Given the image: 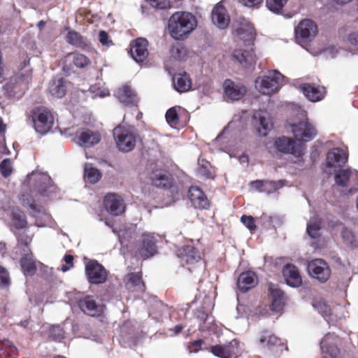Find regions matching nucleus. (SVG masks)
Wrapping results in <instances>:
<instances>
[{
    "mask_svg": "<svg viewBox=\"0 0 358 358\" xmlns=\"http://www.w3.org/2000/svg\"><path fill=\"white\" fill-rule=\"evenodd\" d=\"M223 88L225 96L231 101L239 100L246 93V87L243 85L236 83L231 80H226L224 82Z\"/></svg>",
    "mask_w": 358,
    "mask_h": 358,
    "instance_id": "obj_17",
    "label": "nucleus"
},
{
    "mask_svg": "<svg viewBox=\"0 0 358 358\" xmlns=\"http://www.w3.org/2000/svg\"><path fill=\"white\" fill-rule=\"evenodd\" d=\"M0 171L4 177L9 176L13 171L11 161L8 159H3L0 164Z\"/></svg>",
    "mask_w": 358,
    "mask_h": 358,
    "instance_id": "obj_50",
    "label": "nucleus"
},
{
    "mask_svg": "<svg viewBox=\"0 0 358 358\" xmlns=\"http://www.w3.org/2000/svg\"><path fill=\"white\" fill-rule=\"evenodd\" d=\"M31 210H33L34 212L40 213H41V206L38 204L35 203L34 201L30 203L29 201L26 203Z\"/></svg>",
    "mask_w": 358,
    "mask_h": 358,
    "instance_id": "obj_64",
    "label": "nucleus"
},
{
    "mask_svg": "<svg viewBox=\"0 0 358 358\" xmlns=\"http://www.w3.org/2000/svg\"><path fill=\"white\" fill-rule=\"evenodd\" d=\"M85 273L90 283H103L107 278L106 269L96 261H90L86 264Z\"/></svg>",
    "mask_w": 358,
    "mask_h": 358,
    "instance_id": "obj_13",
    "label": "nucleus"
},
{
    "mask_svg": "<svg viewBox=\"0 0 358 358\" xmlns=\"http://www.w3.org/2000/svg\"><path fill=\"white\" fill-rule=\"evenodd\" d=\"M294 32L298 43H306L317 35V27L311 20L304 19L295 27Z\"/></svg>",
    "mask_w": 358,
    "mask_h": 358,
    "instance_id": "obj_10",
    "label": "nucleus"
},
{
    "mask_svg": "<svg viewBox=\"0 0 358 358\" xmlns=\"http://www.w3.org/2000/svg\"><path fill=\"white\" fill-rule=\"evenodd\" d=\"M336 183L341 187L351 186L350 189L358 186V171L350 169L346 170H339L335 174Z\"/></svg>",
    "mask_w": 358,
    "mask_h": 358,
    "instance_id": "obj_14",
    "label": "nucleus"
},
{
    "mask_svg": "<svg viewBox=\"0 0 358 358\" xmlns=\"http://www.w3.org/2000/svg\"><path fill=\"white\" fill-rule=\"evenodd\" d=\"M269 291L271 297V308L273 311L279 312L282 308L285 303V296L282 291H281L277 285H270Z\"/></svg>",
    "mask_w": 358,
    "mask_h": 358,
    "instance_id": "obj_28",
    "label": "nucleus"
},
{
    "mask_svg": "<svg viewBox=\"0 0 358 358\" xmlns=\"http://www.w3.org/2000/svg\"><path fill=\"white\" fill-rule=\"evenodd\" d=\"M27 121L31 124L37 133L45 134L54 124V117L48 108L38 107L30 111L27 116Z\"/></svg>",
    "mask_w": 358,
    "mask_h": 358,
    "instance_id": "obj_3",
    "label": "nucleus"
},
{
    "mask_svg": "<svg viewBox=\"0 0 358 358\" xmlns=\"http://www.w3.org/2000/svg\"><path fill=\"white\" fill-rule=\"evenodd\" d=\"M167 123L173 128L177 129L179 127V117L176 107L169 108L166 113Z\"/></svg>",
    "mask_w": 358,
    "mask_h": 358,
    "instance_id": "obj_44",
    "label": "nucleus"
},
{
    "mask_svg": "<svg viewBox=\"0 0 358 358\" xmlns=\"http://www.w3.org/2000/svg\"><path fill=\"white\" fill-rule=\"evenodd\" d=\"M127 287L134 290L143 291L144 284L141 276L138 273H131L127 276Z\"/></svg>",
    "mask_w": 358,
    "mask_h": 358,
    "instance_id": "obj_41",
    "label": "nucleus"
},
{
    "mask_svg": "<svg viewBox=\"0 0 358 358\" xmlns=\"http://www.w3.org/2000/svg\"><path fill=\"white\" fill-rule=\"evenodd\" d=\"M211 20L219 29L227 28L230 22L229 16L225 8L220 3H217L211 13Z\"/></svg>",
    "mask_w": 358,
    "mask_h": 358,
    "instance_id": "obj_20",
    "label": "nucleus"
},
{
    "mask_svg": "<svg viewBox=\"0 0 358 358\" xmlns=\"http://www.w3.org/2000/svg\"><path fill=\"white\" fill-rule=\"evenodd\" d=\"M241 220L250 231H253L256 229L255 219L252 216L243 215Z\"/></svg>",
    "mask_w": 358,
    "mask_h": 358,
    "instance_id": "obj_54",
    "label": "nucleus"
},
{
    "mask_svg": "<svg viewBox=\"0 0 358 358\" xmlns=\"http://www.w3.org/2000/svg\"><path fill=\"white\" fill-rule=\"evenodd\" d=\"M80 309L90 316H96L103 311V307L97 304L94 297L87 296L83 299H80L78 302Z\"/></svg>",
    "mask_w": 358,
    "mask_h": 358,
    "instance_id": "obj_23",
    "label": "nucleus"
},
{
    "mask_svg": "<svg viewBox=\"0 0 358 358\" xmlns=\"http://www.w3.org/2000/svg\"><path fill=\"white\" fill-rule=\"evenodd\" d=\"M104 206L107 211L113 215H120L125 210L123 199L115 194H108L105 196Z\"/></svg>",
    "mask_w": 358,
    "mask_h": 358,
    "instance_id": "obj_16",
    "label": "nucleus"
},
{
    "mask_svg": "<svg viewBox=\"0 0 358 358\" xmlns=\"http://www.w3.org/2000/svg\"><path fill=\"white\" fill-rule=\"evenodd\" d=\"M12 224L17 229H22L27 225L25 215L20 210L13 212Z\"/></svg>",
    "mask_w": 358,
    "mask_h": 358,
    "instance_id": "obj_45",
    "label": "nucleus"
},
{
    "mask_svg": "<svg viewBox=\"0 0 358 358\" xmlns=\"http://www.w3.org/2000/svg\"><path fill=\"white\" fill-rule=\"evenodd\" d=\"M66 58L72 61L73 64L78 68H85L90 64V59L79 52L69 53L66 55Z\"/></svg>",
    "mask_w": 358,
    "mask_h": 358,
    "instance_id": "obj_40",
    "label": "nucleus"
},
{
    "mask_svg": "<svg viewBox=\"0 0 358 358\" xmlns=\"http://www.w3.org/2000/svg\"><path fill=\"white\" fill-rule=\"evenodd\" d=\"M264 186H265V180H256V181H253L250 183V187L252 189L259 191L260 192H263Z\"/></svg>",
    "mask_w": 358,
    "mask_h": 358,
    "instance_id": "obj_59",
    "label": "nucleus"
},
{
    "mask_svg": "<svg viewBox=\"0 0 358 358\" xmlns=\"http://www.w3.org/2000/svg\"><path fill=\"white\" fill-rule=\"evenodd\" d=\"M50 93L57 98H62L66 92L67 82L62 78H53L49 84Z\"/></svg>",
    "mask_w": 358,
    "mask_h": 358,
    "instance_id": "obj_32",
    "label": "nucleus"
},
{
    "mask_svg": "<svg viewBox=\"0 0 358 358\" xmlns=\"http://www.w3.org/2000/svg\"><path fill=\"white\" fill-rule=\"evenodd\" d=\"M233 29L236 36L244 43H250L255 38V29L250 21L245 17H238L234 22Z\"/></svg>",
    "mask_w": 358,
    "mask_h": 358,
    "instance_id": "obj_11",
    "label": "nucleus"
},
{
    "mask_svg": "<svg viewBox=\"0 0 358 358\" xmlns=\"http://www.w3.org/2000/svg\"><path fill=\"white\" fill-rule=\"evenodd\" d=\"M208 164L206 163V165H202L199 168V173L201 176H203L206 178H211L212 173L208 169Z\"/></svg>",
    "mask_w": 358,
    "mask_h": 358,
    "instance_id": "obj_61",
    "label": "nucleus"
},
{
    "mask_svg": "<svg viewBox=\"0 0 358 358\" xmlns=\"http://www.w3.org/2000/svg\"><path fill=\"white\" fill-rule=\"evenodd\" d=\"M320 219L316 215L313 216L308 223L307 233L311 238H315L320 236Z\"/></svg>",
    "mask_w": 358,
    "mask_h": 358,
    "instance_id": "obj_42",
    "label": "nucleus"
},
{
    "mask_svg": "<svg viewBox=\"0 0 358 358\" xmlns=\"http://www.w3.org/2000/svg\"><path fill=\"white\" fill-rule=\"evenodd\" d=\"M257 284V278L255 273L247 271L242 273L237 280V287L243 292H246Z\"/></svg>",
    "mask_w": 358,
    "mask_h": 358,
    "instance_id": "obj_29",
    "label": "nucleus"
},
{
    "mask_svg": "<svg viewBox=\"0 0 358 358\" xmlns=\"http://www.w3.org/2000/svg\"><path fill=\"white\" fill-rule=\"evenodd\" d=\"M76 136L80 143L85 147L93 146L101 141V135L99 132L93 131L87 129L78 130Z\"/></svg>",
    "mask_w": 358,
    "mask_h": 358,
    "instance_id": "obj_24",
    "label": "nucleus"
},
{
    "mask_svg": "<svg viewBox=\"0 0 358 358\" xmlns=\"http://www.w3.org/2000/svg\"><path fill=\"white\" fill-rule=\"evenodd\" d=\"M101 178V173L99 169L91 164H85L84 169V179L87 182L96 183Z\"/></svg>",
    "mask_w": 358,
    "mask_h": 358,
    "instance_id": "obj_37",
    "label": "nucleus"
},
{
    "mask_svg": "<svg viewBox=\"0 0 358 358\" xmlns=\"http://www.w3.org/2000/svg\"><path fill=\"white\" fill-rule=\"evenodd\" d=\"M151 178L153 184L159 187H167L171 185L170 175L165 171L153 172Z\"/></svg>",
    "mask_w": 358,
    "mask_h": 358,
    "instance_id": "obj_36",
    "label": "nucleus"
},
{
    "mask_svg": "<svg viewBox=\"0 0 358 358\" xmlns=\"http://www.w3.org/2000/svg\"><path fill=\"white\" fill-rule=\"evenodd\" d=\"M196 316L199 319L203 321V324L201 326V330H208L210 329V324L213 321V317L210 316L205 310L204 307H202L197 310Z\"/></svg>",
    "mask_w": 358,
    "mask_h": 358,
    "instance_id": "obj_43",
    "label": "nucleus"
},
{
    "mask_svg": "<svg viewBox=\"0 0 358 358\" xmlns=\"http://www.w3.org/2000/svg\"><path fill=\"white\" fill-rule=\"evenodd\" d=\"M89 91L92 94V97H105L109 95V91L107 89H100L96 85L91 86Z\"/></svg>",
    "mask_w": 358,
    "mask_h": 358,
    "instance_id": "obj_52",
    "label": "nucleus"
},
{
    "mask_svg": "<svg viewBox=\"0 0 358 358\" xmlns=\"http://www.w3.org/2000/svg\"><path fill=\"white\" fill-rule=\"evenodd\" d=\"M282 274L287 284L290 287H298L302 284L301 276L294 265H285L282 269Z\"/></svg>",
    "mask_w": 358,
    "mask_h": 358,
    "instance_id": "obj_22",
    "label": "nucleus"
},
{
    "mask_svg": "<svg viewBox=\"0 0 358 358\" xmlns=\"http://www.w3.org/2000/svg\"><path fill=\"white\" fill-rule=\"evenodd\" d=\"M313 306L326 320H329V317L331 315V309L326 302L323 301H316L313 304Z\"/></svg>",
    "mask_w": 358,
    "mask_h": 358,
    "instance_id": "obj_47",
    "label": "nucleus"
},
{
    "mask_svg": "<svg viewBox=\"0 0 358 358\" xmlns=\"http://www.w3.org/2000/svg\"><path fill=\"white\" fill-rule=\"evenodd\" d=\"M259 342L261 348L271 350L273 347L280 345V339L269 331H264Z\"/></svg>",
    "mask_w": 358,
    "mask_h": 358,
    "instance_id": "obj_35",
    "label": "nucleus"
},
{
    "mask_svg": "<svg viewBox=\"0 0 358 358\" xmlns=\"http://www.w3.org/2000/svg\"><path fill=\"white\" fill-rule=\"evenodd\" d=\"M211 352L220 358H231L233 355L238 353V342L233 340L228 345H217L211 348Z\"/></svg>",
    "mask_w": 358,
    "mask_h": 358,
    "instance_id": "obj_27",
    "label": "nucleus"
},
{
    "mask_svg": "<svg viewBox=\"0 0 358 358\" xmlns=\"http://www.w3.org/2000/svg\"><path fill=\"white\" fill-rule=\"evenodd\" d=\"M189 199L196 208H206L209 206L208 200L203 191L196 186L189 187Z\"/></svg>",
    "mask_w": 358,
    "mask_h": 358,
    "instance_id": "obj_25",
    "label": "nucleus"
},
{
    "mask_svg": "<svg viewBox=\"0 0 358 358\" xmlns=\"http://www.w3.org/2000/svg\"><path fill=\"white\" fill-rule=\"evenodd\" d=\"M29 179L33 183L34 190L41 196L52 197L56 192L57 187L46 173L32 172L29 176Z\"/></svg>",
    "mask_w": 358,
    "mask_h": 358,
    "instance_id": "obj_8",
    "label": "nucleus"
},
{
    "mask_svg": "<svg viewBox=\"0 0 358 358\" xmlns=\"http://www.w3.org/2000/svg\"><path fill=\"white\" fill-rule=\"evenodd\" d=\"M176 90L179 92L188 91L192 86V82L186 73L175 74L172 78Z\"/></svg>",
    "mask_w": 358,
    "mask_h": 358,
    "instance_id": "obj_33",
    "label": "nucleus"
},
{
    "mask_svg": "<svg viewBox=\"0 0 358 358\" xmlns=\"http://www.w3.org/2000/svg\"><path fill=\"white\" fill-rule=\"evenodd\" d=\"M288 0H266V7L271 11L279 13L285 6Z\"/></svg>",
    "mask_w": 358,
    "mask_h": 358,
    "instance_id": "obj_48",
    "label": "nucleus"
},
{
    "mask_svg": "<svg viewBox=\"0 0 358 358\" xmlns=\"http://www.w3.org/2000/svg\"><path fill=\"white\" fill-rule=\"evenodd\" d=\"M31 80L29 71L25 70L12 76L5 86L6 92L10 97L20 98L29 89Z\"/></svg>",
    "mask_w": 358,
    "mask_h": 358,
    "instance_id": "obj_7",
    "label": "nucleus"
},
{
    "mask_svg": "<svg viewBox=\"0 0 358 358\" xmlns=\"http://www.w3.org/2000/svg\"><path fill=\"white\" fill-rule=\"evenodd\" d=\"M266 147L273 155L281 152L299 157L304 154V148L301 143H297L295 140L286 136L275 138L273 143H267Z\"/></svg>",
    "mask_w": 358,
    "mask_h": 358,
    "instance_id": "obj_5",
    "label": "nucleus"
},
{
    "mask_svg": "<svg viewBox=\"0 0 358 358\" xmlns=\"http://www.w3.org/2000/svg\"><path fill=\"white\" fill-rule=\"evenodd\" d=\"M156 240L150 234L144 233L142 235V243L138 248L137 256L143 259H147L156 253Z\"/></svg>",
    "mask_w": 358,
    "mask_h": 358,
    "instance_id": "obj_15",
    "label": "nucleus"
},
{
    "mask_svg": "<svg viewBox=\"0 0 358 358\" xmlns=\"http://www.w3.org/2000/svg\"><path fill=\"white\" fill-rule=\"evenodd\" d=\"M64 262H65L66 264H62V265L61 270L63 272H66L68 270H69L71 267H73V257L72 255H67L64 256Z\"/></svg>",
    "mask_w": 358,
    "mask_h": 358,
    "instance_id": "obj_57",
    "label": "nucleus"
},
{
    "mask_svg": "<svg viewBox=\"0 0 358 358\" xmlns=\"http://www.w3.org/2000/svg\"><path fill=\"white\" fill-rule=\"evenodd\" d=\"M348 41L350 44L358 45V31L351 33L348 36Z\"/></svg>",
    "mask_w": 358,
    "mask_h": 358,
    "instance_id": "obj_63",
    "label": "nucleus"
},
{
    "mask_svg": "<svg viewBox=\"0 0 358 358\" xmlns=\"http://www.w3.org/2000/svg\"><path fill=\"white\" fill-rule=\"evenodd\" d=\"M299 88L305 96L312 102L322 100L326 94V90L322 86L306 83L300 85Z\"/></svg>",
    "mask_w": 358,
    "mask_h": 358,
    "instance_id": "obj_21",
    "label": "nucleus"
},
{
    "mask_svg": "<svg viewBox=\"0 0 358 358\" xmlns=\"http://www.w3.org/2000/svg\"><path fill=\"white\" fill-rule=\"evenodd\" d=\"M152 7L164 9L169 6L168 0H148Z\"/></svg>",
    "mask_w": 358,
    "mask_h": 358,
    "instance_id": "obj_56",
    "label": "nucleus"
},
{
    "mask_svg": "<svg viewBox=\"0 0 358 358\" xmlns=\"http://www.w3.org/2000/svg\"><path fill=\"white\" fill-rule=\"evenodd\" d=\"M171 57L175 59H182L185 55V50L180 46H173L170 50Z\"/></svg>",
    "mask_w": 358,
    "mask_h": 358,
    "instance_id": "obj_53",
    "label": "nucleus"
},
{
    "mask_svg": "<svg viewBox=\"0 0 358 358\" xmlns=\"http://www.w3.org/2000/svg\"><path fill=\"white\" fill-rule=\"evenodd\" d=\"M342 238L348 247L354 248L357 245L355 236L351 230L343 229L341 232Z\"/></svg>",
    "mask_w": 358,
    "mask_h": 358,
    "instance_id": "obj_46",
    "label": "nucleus"
},
{
    "mask_svg": "<svg viewBox=\"0 0 358 358\" xmlns=\"http://www.w3.org/2000/svg\"><path fill=\"white\" fill-rule=\"evenodd\" d=\"M285 77L276 70L270 71L266 75L255 80V89L262 94L271 95L277 92L282 86Z\"/></svg>",
    "mask_w": 358,
    "mask_h": 358,
    "instance_id": "obj_4",
    "label": "nucleus"
},
{
    "mask_svg": "<svg viewBox=\"0 0 358 358\" xmlns=\"http://www.w3.org/2000/svg\"><path fill=\"white\" fill-rule=\"evenodd\" d=\"M348 160L346 152L340 148H333L327 155V165L328 167H340Z\"/></svg>",
    "mask_w": 358,
    "mask_h": 358,
    "instance_id": "obj_26",
    "label": "nucleus"
},
{
    "mask_svg": "<svg viewBox=\"0 0 358 358\" xmlns=\"http://www.w3.org/2000/svg\"><path fill=\"white\" fill-rule=\"evenodd\" d=\"M289 127L299 141H310L317 134L315 127L308 121L306 110L299 108L296 117L290 120Z\"/></svg>",
    "mask_w": 358,
    "mask_h": 358,
    "instance_id": "obj_2",
    "label": "nucleus"
},
{
    "mask_svg": "<svg viewBox=\"0 0 358 358\" xmlns=\"http://www.w3.org/2000/svg\"><path fill=\"white\" fill-rule=\"evenodd\" d=\"M20 265L24 275H33L36 270V264L31 254H26L20 260Z\"/></svg>",
    "mask_w": 358,
    "mask_h": 358,
    "instance_id": "obj_38",
    "label": "nucleus"
},
{
    "mask_svg": "<svg viewBox=\"0 0 358 358\" xmlns=\"http://www.w3.org/2000/svg\"><path fill=\"white\" fill-rule=\"evenodd\" d=\"M196 17L189 12L177 11L168 20V31L175 40H183L196 27Z\"/></svg>",
    "mask_w": 358,
    "mask_h": 358,
    "instance_id": "obj_1",
    "label": "nucleus"
},
{
    "mask_svg": "<svg viewBox=\"0 0 358 358\" xmlns=\"http://www.w3.org/2000/svg\"><path fill=\"white\" fill-rule=\"evenodd\" d=\"M9 284V276L8 271L0 266V286L6 287Z\"/></svg>",
    "mask_w": 358,
    "mask_h": 358,
    "instance_id": "obj_55",
    "label": "nucleus"
},
{
    "mask_svg": "<svg viewBox=\"0 0 358 358\" xmlns=\"http://www.w3.org/2000/svg\"><path fill=\"white\" fill-rule=\"evenodd\" d=\"M99 41L103 45L109 46L112 44V41L109 39L108 35L105 31L99 32Z\"/></svg>",
    "mask_w": 358,
    "mask_h": 358,
    "instance_id": "obj_58",
    "label": "nucleus"
},
{
    "mask_svg": "<svg viewBox=\"0 0 358 358\" xmlns=\"http://www.w3.org/2000/svg\"><path fill=\"white\" fill-rule=\"evenodd\" d=\"M339 338L334 334H326L320 343V348L323 358H339L340 350L338 345Z\"/></svg>",
    "mask_w": 358,
    "mask_h": 358,
    "instance_id": "obj_12",
    "label": "nucleus"
},
{
    "mask_svg": "<svg viewBox=\"0 0 358 358\" xmlns=\"http://www.w3.org/2000/svg\"><path fill=\"white\" fill-rule=\"evenodd\" d=\"M148 42L145 38H139L131 45V55L138 63L145 61L148 56Z\"/></svg>",
    "mask_w": 358,
    "mask_h": 358,
    "instance_id": "obj_18",
    "label": "nucleus"
},
{
    "mask_svg": "<svg viewBox=\"0 0 358 358\" xmlns=\"http://www.w3.org/2000/svg\"><path fill=\"white\" fill-rule=\"evenodd\" d=\"M282 186L283 183L282 180H279L278 182L265 180V186L264 189H263V192L270 194L276 191Z\"/></svg>",
    "mask_w": 358,
    "mask_h": 358,
    "instance_id": "obj_49",
    "label": "nucleus"
},
{
    "mask_svg": "<svg viewBox=\"0 0 358 358\" xmlns=\"http://www.w3.org/2000/svg\"><path fill=\"white\" fill-rule=\"evenodd\" d=\"M239 1L248 7H257L262 3L263 0H239Z\"/></svg>",
    "mask_w": 358,
    "mask_h": 358,
    "instance_id": "obj_60",
    "label": "nucleus"
},
{
    "mask_svg": "<svg viewBox=\"0 0 358 358\" xmlns=\"http://www.w3.org/2000/svg\"><path fill=\"white\" fill-rule=\"evenodd\" d=\"M253 119L256 122V124L259 125L258 132L262 136H266L268 132L273 128L271 115L266 110L255 112Z\"/></svg>",
    "mask_w": 358,
    "mask_h": 358,
    "instance_id": "obj_19",
    "label": "nucleus"
},
{
    "mask_svg": "<svg viewBox=\"0 0 358 358\" xmlns=\"http://www.w3.org/2000/svg\"><path fill=\"white\" fill-rule=\"evenodd\" d=\"M232 57L238 62L243 66L247 67L255 64L257 60L253 50H236L232 54Z\"/></svg>",
    "mask_w": 358,
    "mask_h": 358,
    "instance_id": "obj_30",
    "label": "nucleus"
},
{
    "mask_svg": "<svg viewBox=\"0 0 358 358\" xmlns=\"http://www.w3.org/2000/svg\"><path fill=\"white\" fill-rule=\"evenodd\" d=\"M307 271L309 275L321 283L326 282L331 276L328 264L322 259H315L308 262Z\"/></svg>",
    "mask_w": 358,
    "mask_h": 358,
    "instance_id": "obj_9",
    "label": "nucleus"
},
{
    "mask_svg": "<svg viewBox=\"0 0 358 358\" xmlns=\"http://www.w3.org/2000/svg\"><path fill=\"white\" fill-rule=\"evenodd\" d=\"M135 231V226L130 225L128 228H124V229H120L117 236L121 244H123V240L131 238V234Z\"/></svg>",
    "mask_w": 358,
    "mask_h": 358,
    "instance_id": "obj_51",
    "label": "nucleus"
},
{
    "mask_svg": "<svg viewBox=\"0 0 358 358\" xmlns=\"http://www.w3.org/2000/svg\"><path fill=\"white\" fill-rule=\"evenodd\" d=\"M113 137L117 149L121 152H128L135 148L136 134L133 127L118 125L113 129Z\"/></svg>",
    "mask_w": 358,
    "mask_h": 358,
    "instance_id": "obj_6",
    "label": "nucleus"
},
{
    "mask_svg": "<svg viewBox=\"0 0 358 358\" xmlns=\"http://www.w3.org/2000/svg\"><path fill=\"white\" fill-rule=\"evenodd\" d=\"M17 241L20 244L27 246L31 241V238L27 235H19L17 236Z\"/></svg>",
    "mask_w": 358,
    "mask_h": 358,
    "instance_id": "obj_62",
    "label": "nucleus"
},
{
    "mask_svg": "<svg viewBox=\"0 0 358 358\" xmlns=\"http://www.w3.org/2000/svg\"><path fill=\"white\" fill-rule=\"evenodd\" d=\"M116 96L122 103L126 105L134 106L138 102L136 94L130 87L127 85L118 89Z\"/></svg>",
    "mask_w": 358,
    "mask_h": 358,
    "instance_id": "obj_31",
    "label": "nucleus"
},
{
    "mask_svg": "<svg viewBox=\"0 0 358 358\" xmlns=\"http://www.w3.org/2000/svg\"><path fill=\"white\" fill-rule=\"evenodd\" d=\"M66 41L69 43L80 48H85L89 45L87 40L74 31H69L68 32Z\"/></svg>",
    "mask_w": 358,
    "mask_h": 358,
    "instance_id": "obj_39",
    "label": "nucleus"
},
{
    "mask_svg": "<svg viewBox=\"0 0 358 358\" xmlns=\"http://www.w3.org/2000/svg\"><path fill=\"white\" fill-rule=\"evenodd\" d=\"M178 256L187 264H192L201 258L199 252L192 245H186L178 251Z\"/></svg>",
    "mask_w": 358,
    "mask_h": 358,
    "instance_id": "obj_34",
    "label": "nucleus"
}]
</instances>
